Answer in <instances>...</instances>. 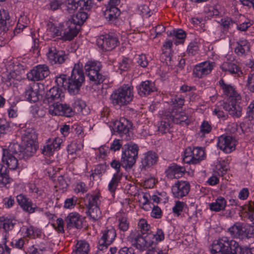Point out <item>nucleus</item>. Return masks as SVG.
I'll return each mask as SVG.
<instances>
[{"label":"nucleus","instance_id":"56","mask_svg":"<svg viewBox=\"0 0 254 254\" xmlns=\"http://www.w3.org/2000/svg\"><path fill=\"white\" fill-rule=\"evenodd\" d=\"M247 86L251 92H254V72L249 75Z\"/></svg>","mask_w":254,"mask_h":254},{"label":"nucleus","instance_id":"5","mask_svg":"<svg viewBox=\"0 0 254 254\" xmlns=\"http://www.w3.org/2000/svg\"><path fill=\"white\" fill-rule=\"evenodd\" d=\"M102 65L97 61H88L84 65L86 75L90 81L94 84L102 83L105 79L104 76L100 73Z\"/></svg>","mask_w":254,"mask_h":254},{"label":"nucleus","instance_id":"23","mask_svg":"<svg viewBox=\"0 0 254 254\" xmlns=\"http://www.w3.org/2000/svg\"><path fill=\"white\" fill-rule=\"evenodd\" d=\"M230 101L231 103H224L223 108L233 117H240L242 115V108L237 103V101L230 100Z\"/></svg>","mask_w":254,"mask_h":254},{"label":"nucleus","instance_id":"63","mask_svg":"<svg viewBox=\"0 0 254 254\" xmlns=\"http://www.w3.org/2000/svg\"><path fill=\"white\" fill-rule=\"evenodd\" d=\"M151 216L155 218H159L162 215V211L157 206H154L151 213Z\"/></svg>","mask_w":254,"mask_h":254},{"label":"nucleus","instance_id":"27","mask_svg":"<svg viewBox=\"0 0 254 254\" xmlns=\"http://www.w3.org/2000/svg\"><path fill=\"white\" fill-rule=\"evenodd\" d=\"M64 95L61 89L59 87H53L46 94V100L49 103H52L56 100H59Z\"/></svg>","mask_w":254,"mask_h":254},{"label":"nucleus","instance_id":"57","mask_svg":"<svg viewBox=\"0 0 254 254\" xmlns=\"http://www.w3.org/2000/svg\"><path fill=\"white\" fill-rule=\"evenodd\" d=\"M172 101L175 106H177L178 108H182L184 104L185 100L182 97L176 95L172 99Z\"/></svg>","mask_w":254,"mask_h":254},{"label":"nucleus","instance_id":"44","mask_svg":"<svg viewBox=\"0 0 254 254\" xmlns=\"http://www.w3.org/2000/svg\"><path fill=\"white\" fill-rule=\"evenodd\" d=\"M23 145L25 146L24 152L27 156H32L37 151V146L35 143H31V144L25 143Z\"/></svg>","mask_w":254,"mask_h":254},{"label":"nucleus","instance_id":"29","mask_svg":"<svg viewBox=\"0 0 254 254\" xmlns=\"http://www.w3.org/2000/svg\"><path fill=\"white\" fill-rule=\"evenodd\" d=\"M37 139V134L34 129H26L23 135L22 136V141L23 144L35 143Z\"/></svg>","mask_w":254,"mask_h":254},{"label":"nucleus","instance_id":"46","mask_svg":"<svg viewBox=\"0 0 254 254\" xmlns=\"http://www.w3.org/2000/svg\"><path fill=\"white\" fill-rule=\"evenodd\" d=\"M138 226L141 233L143 234L148 233L150 230V226L148 224L145 219H140L138 222Z\"/></svg>","mask_w":254,"mask_h":254},{"label":"nucleus","instance_id":"21","mask_svg":"<svg viewBox=\"0 0 254 254\" xmlns=\"http://www.w3.org/2000/svg\"><path fill=\"white\" fill-rule=\"evenodd\" d=\"M186 172L185 167L173 164L168 167L166 171V174L168 178H180L182 177Z\"/></svg>","mask_w":254,"mask_h":254},{"label":"nucleus","instance_id":"47","mask_svg":"<svg viewBox=\"0 0 254 254\" xmlns=\"http://www.w3.org/2000/svg\"><path fill=\"white\" fill-rule=\"evenodd\" d=\"M77 201V198L74 196L66 198L64 201V207L66 209H72L75 206Z\"/></svg>","mask_w":254,"mask_h":254},{"label":"nucleus","instance_id":"41","mask_svg":"<svg viewBox=\"0 0 254 254\" xmlns=\"http://www.w3.org/2000/svg\"><path fill=\"white\" fill-rule=\"evenodd\" d=\"M100 194H96L94 195L87 194L86 198L85 200L87 207H91L93 206H98V201H99Z\"/></svg>","mask_w":254,"mask_h":254},{"label":"nucleus","instance_id":"45","mask_svg":"<svg viewBox=\"0 0 254 254\" xmlns=\"http://www.w3.org/2000/svg\"><path fill=\"white\" fill-rule=\"evenodd\" d=\"M55 150L50 144V139H48L47 145L44 146L42 149V153L45 156H50L53 154Z\"/></svg>","mask_w":254,"mask_h":254},{"label":"nucleus","instance_id":"54","mask_svg":"<svg viewBox=\"0 0 254 254\" xmlns=\"http://www.w3.org/2000/svg\"><path fill=\"white\" fill-rule=\"evenodd\" d=\"M24 244V240L23 238H20L18 240H13L10 243V246L13 248H16L21 250Z\"/></svg>","mask_w":254,"mask_h":254},{"label":"nucleus","instance_id":"53","mask_svg":"<svg viewBox=\"0 0 254 254\" xmlns=\"http://www.w3.org/2000/svg\"><path fill=\"white\" fill-rule=\"evenodd\" d=\"M119 228L123 231H126L129 227V223L126 217H122L119 218Z\"/></svg>","mask_w":254,"mask_h":254},{"label":"nucleus","instance_id":"24","mask_svg":"<svg viewBox=\"0 0 254 254\" xmlns=\"http://www.w3.org/2000/svg\"><path fill=\"white\" fill-rule=\"evenodd\" d=\"M9 16L8 12L4 10H0V36L5 39L7 36L6 32L9 30V26L7 21L9 20Z\"/></svg>","mask_w":254,"mask_h":254},{"label":"nucleus","instance_id":"20","mask_svg":"<svg viewBox=\"0 0 254 254\" xmlns=\"http://www.w3.org/2000/svg\"><path fill=\"white\" fill-rule=\"evenodd\" d=\"M219 84L224 94L229 97L230 100L239 101L241 99V96L232 86L225 84L223 79L219 81Z\"/></svg>","mask_w":254,"mask_h":254},{"label":"nucleus","instance_id":"61","mask_svg":"<svg viewBox=\"0 0 254 254\" xmlns=\"http://www.w3.org/2000/svg\"><path fill=\"white\" fill-rule=\"evenodd\" d=\"M77 144L76 143H71L67 146V151L69 154L73 155L79 150Z\"/></svg>","mask_w":254,"mask_h":254},{"label":"nucleus","instance_id":"30","mask_svg":"<svg viewBox=\"0 0 254 254\" xmlns=\"http://www.w3.org/2000/svg\"><path fill=\"white\" fill-rule=\"evenodd\" d=\"M2 154L20 157L22 152V148L17 143H10L7 148H3Z\"/></svg>","mask_w":254,"mask_h":254},{"label":"nucleus","instance_id":"60","mask_svg":"<svg viewBox=\"0 0 254 254\" xmlns=\"http://www.w3.org/2000/svg\"><path fill=\"white\" fill-rule=\"evenodd\" d=\"M50 139V144L55 150L59 149L61 147V144L62 143V139L60 137H56L52 141Z\"/></svg>","mask_w":254,"mask_h":254},{"label":"nucleus","instance_id":"14","mask_svg":"<svg viewBox=\"0 0 254 254\" xmlns=\"http://www.w3.org/2000/svg\"><path fill=\"white\" fill-rule=\"evenodd\" d=\"M118 43L119 41L116 37L109 35L100 36L97 40V46L105 51L114 49Z\"/></svg>","mask_w":254,"mask_h":254},{"label":"nucleus","instance_id":"34","mask_svg":"<svg viewBox=\"0 0 254 254\" xmlns=\"http://www.w3.org/2000/svg\"><path fill=\"white\" fill-rule=\"evenodd\" d=\"M170 120L175 124H181L188 120V117L186 114L183 112H177L174 110L172 113H169Z\"/></svg>","mask_w":254,"mask_h":254},{"label":"nucleus","instance_id":"50","mask_svg":"<svg viewBox=\"0 0 254 254\" xmlns=\"http://www.w3.org/2000/svg\"><path fill=\"white\" fill-rule=\"evenodd\" d=\"M67 79L66 77V75L63 74L59 76H57L56 77L55 81L58 85L57 87H63L64 89H66V87L67 85Z\"/></svg>","mask_w":254,"mask_h":254},{"label":"nucleus","instance_id":"37","mask_svg":"<svg viewBox=\"0 0 254 254\" xmlns=\"http://www.w3.org/2000/svg\"><path fill=\"white\" fill-rule=\"evenodd\" d=\"M120 14V11L117 7H109L104 12V15L109 21H113Z\"/></svg>","mask_w":254,"mask_h":254},{"label":"nucleus","instance_id":"15","mask_svg":"<svg viewBox=\"0 0 254 254\" xmlns=\"http://www.w3.org/2000/svg\"><path fill=\"white\" fill-rule=\"evenodd\" d=\"M236 140L229 135H222L218 137L217 146L226 153H230L235 149Z\"/></svg>","mask_w":254,"mask_h":254},{"label":"nucleus","instance_id":"43","mask_svg":"<svg viewBox=\"0 0 254 254\" xmlns=\"http://www.w3.org/2000/svg\"><path fill=\"white\" fill-rule=\"evenodd\" d=\"M187 206L184 202L176 201L174 206L173 207V212L176 215L179 216L183 210L187 207Z\"/></svg>","mask_w":254,"mask_h":254},{"label":"nucleus","instance_id":"6","mask_svg":"<svg viewBox=\"0 0 254 254\" xmlns=\"http://www.w3.org/2000/svg\"><path fill=\"white\" fill-rule=\"evenodd\" d=\"M138 147L135 144H128L122 152V166L126 169H130L136 162L138 156Z\"/></svg>","mask_w":254,"mask_h":254},{"label":"nucleus","instance_id":"8","mask_svg":"<svg viewBox=\"0 0 254 254\" xmlns=\"http://www.w3.org/2000/svg\"><path fill=\"white\" fill-rule=\"evenodd\" d=\"M205 152L202 147L187 148L185 151L184 161L188 164H196L203 160Z\"/></svg>","mask_w":254,"mask_h":254},{"label":"nucleus","instance_id":"40","mask_svg":"<svg viewBox=\"0 0 254 254\" xmlns=\"http://www.w3.org/2000/svg\"><path fill=\"white\" fill-rule=\"evenodd\" d=\"M88 215L93 220H97L101 217V212L98 206L88 208Z\"/></svg>","mask_w":254,"mask_h":254},{"label":"nucleus","instance_id":"35","mask_svg":"<svg viewBox=\"0 0 254 254\" xmlns=\"http://www.w3.org/2000/svg\"><path fill=\"white\" fill-rule=\"evenodd\" d=\"M226 206L225 199L222 196H219L215 200V202L210 203L209 208L212 211L218 212L224 210Z\"/></svg>","mask_w":254,"mask_h":254},{"label":"nucleus","instance_id":"10","mask_svg":"<svg viewBox=\"0 0 254 254\" xmlns=\"http://www.w3.org/2000/svg\"><path fill=\"white\" fill-rule=\"evenodd\" d=\"M49 113L52 115L64 116L67 117H71L74 115V111L69 105L63 104L58 102L50 105Z\"/></svg>","mask_w":254,"mask_h":254},{"label":"nucleus","instance_id":"64","mask_svg":"<svg viewBox=\"0 0 254 254\" xmlns=\"http://www.w3.org/2000/svg\"><path fill=\"white\" fill-rule=\"evenodd\" d=\"M119 254H135V253L132 248L124 247L119 250Z\"/></svg>","mask_w":254,"mask_h":254},{"label":"nucleus","instance_id":"25","mask_svg":"<svg viewBox=\"0 0 254 254\" xmlns=\"http://www.w3.org/2000/svg\"><path fill=\"white\" fill-rule=\"evenodd\" d=\"M79 28L71 23L67 28L63 30L62 39L64 41L72 40L78 33Z\"/></svg>","mask_w":254,"mask_h":254},{"label":"nucleus","instance_id":"3","mask_svg":"<svg viewBox=\"0 0 254 254\" xmlns=\"http://www.w3.org/2000/svg\"><path fill=\"white\" fill-rule=\"evenodd\" d=\"M133 98V87L128 85H124L115 90L110 97L113 105L120 107L129 104Z\"/></svg>","mask_w":254,"mask_h":254},{"label":"nucleus","instance_id":"28","mask_svg":"<svg viewBox=\"0 0 254 254\" xmlns=\"http://www.w3.org/2000/svg\"><path fill=\"white\" fill-rule=\"evenodd\" d=\"M20 157L2 154V161L11 170H15L18 166V159Z\"/></svg>","mask_w":254,"mask_h":254},{"label":"nucleus","instance_id":"18","mask_svg":"<svg viewBox=\"0 0 254 254\" xmlns=\"http://www.w3.org/2000/svg\"><path fill=\"white\" fill-rule=\"evenodd\" d=\"M190 190V185L187 181H178L172 187L173 196L177 198H181L186 196Z\"/></svg>","mask_w":254,"mask_h":254},{"label":"nucleus","instance_id":"31","mask_svg":"<svg viewBox=\"0 0 254 254\" xmlns=\"http://www.w3.org/2000/svg\"><path fill=\"white\" fill-rule=\"evenodd\" d=\"M220 68L223 71L231 74H236L240 71V68L237 64L228 61L224 62L221 65Z\"/></svg>","mask_w":254,"mask_h":254},{"label":"nucleus","instance_id":"17","mask_svg":"<svg viewBox=\"0 0 254 254\" xmlns=\"http://www.w3.org/2000/svg\"><path fill=\"white\" fill-rule=\"evenodd\" d=\"M102 235L99 241L98 249L102 251L110 245L114 241L116 237L115 229L111 228L102 231Z\"/></svg>","mask_w":254,"mask_h":254},{"label":"nucleus","instance_id":"42","mask_svg":"<svg viewBox=\"0 0 254 254\" xmlns=\"http://www.w3.org/2000/svg\"><path fill=\"white\" fill-rule=\"evenodd\" d=\"M122 174H114L113 177L109 184V190L112 193H114L117 187L121 178Z\"/></svg>","mask_w":254,"mask_h":254},{"label":"nucleus","instance_id":"1","mask_svg":"<svg viewBox=\"0 0 254 254\" xmlns=\"http://www.w3.org/2000/svg\"><path fill=\"white\" fill-rule=\"evenodd\" d=\"M92 6V0H69L67 4V10L72 13L79 8L78 12L72 16L71 24L80 26L88 17L86 11Z\"/></svg>","mask_w":254,"mask_h":254},{"label":"nucleus","instance_id":"26","mask_svg":"<svg viewBox=\"0 0 254 254\" xmlns=\"http://www.w3.org/2000/svg\"><path fill=\"white\" fill-rule=\"evenodd\" d=\"M156 90L154 83L149 80L142 82L138 88V92L140 96L148 95Z\"/></svg>","mask_w":254,"mask_h":254},{"label":"nucleus","instance_id":"7","mask_svg":"<svg viewBox=\"0 0 254 254\" xmlns=\"http://www.w3.org/2000/svg\"><path fill=\"white\" fill-rule=\"evenodd\" d=\"M232 237L243 239L254 237V228L250 225L236 223L229 229Z\"/></svg>","mask_w":254,"mask_h":254},{"label":"nucleus","instance_id":"33","mask_svg":"<svg viewBox=\"0 0 254 254\" xmlns=\"http://www.w3.org/2000/svg\"><path fill=\"white\" fill-rule=\"evenodd\" d=\"M237 46L235 48V52L238 56H243L249 52L250 45L247 40H241L237 43Z\"/></svg>","mask_w":254,"mask_h":254},{"label":"nucleus","instance_id":"11","mask_svg":"<svg viewBox=\"0 0 254 254\" xmlns=\"http://www.w3.org/2000/svg\"><path fill=\"white\" fill-rule=\"evenodd\" d=\"M46 55L49 62L52 64H63L68 58L64 51L57 50L55 47L52 46L49 47Z\"/></svg>","mask_w":254,"mask_h":254},{"label":"nucleus","instance_id":"19","mask_svg":"<svg viewBox=\"0 0 254 254\" xmlns=\"http://www.w3.org/2000/svg\"><path fill=\"white\" fill-rule=\"evenodd\" d=\"M213 65L212 63L209 62H202L195 65L193 73L198 78L203 77L209 74L213 69Z\"/></svg>","mask_w":254,"mask_h":254},{"label":"nucleus","instance_id":"2","mask_svg":"<svg viewBox=\"0 0 254 254\" xmlns=\"http://www.w3.org/2000/svg\"><path fill=\"white\" fill-rule=\"evenodd\" d=\"M242 249L235 241L222 237L213 244L211 252L212 254H241Z\"/></svg>","mask_w":254,"mask_h":254},{"label":"nucleus","instance_id":"58","mask_svg":"<svg viewBox=\"0 0 254 254\" xmlns=\"http://www.w3.org/2000/svg\"><path fill=\"white\" fill-rule=\"evenodd\" d=\"M76 192H86L88 190V188L86 186L85 183L83 182H79L77 183L74 189Z\"/></svg>","mask_w":254,"mask_h":254},{"label":"nucleus","instance_id":"48","mask_svg":"<svg viewBox=\"0 0 254 254\" xmlns=\"http://www.w3.org/2000/svg\"><path fill=\"white\" fill-rule=\"evenodd\" d=\"M235 24V22L229 18H224L221 20V24L223 27L224 31H228L229 28L232 27Z\"/></svg>","mask_w":254,"mask_h":254},{"label":"nucleus","instance_id":"32","mask_svg":"<svg viewBox=\"0 0 254 254\" xmlns=\"http://www.w3.org/2000/svg\"><path fill=\"white\" fill-rule=\"evenodd\" d=\"M171 122L172 120H170L169 112L165 113L162 117V120L158 126V131L162 133L169 131L171 126Z\"/></svg>","mask_w":254,"mask_h":254},{"label":"nucleus","instance_id":"12","mask_svg":"<svg viewBox=\"0 0 254 254\" xmlns=\"http://www.w3.org/2000/svg\"><path fill=\"white\" fill-rule=\"evenodd\" d=\"M50 73V69L46 64H39L34 67L28 73V78L31 81L43 80Z\"/></svg>","mask_w":254,"mask_h":254},{"label":"nucleus","instance_id":"16","mask_svg":"<svg viewBox=\"0 0 254 254\" xmlns=\"http://www.w3.org/2000/svg\"><path fill=\"white\" fill-rule=\"evenodd\" d=\"M158 159L159 156L155 152L150 150L145 152L141 159V170H148L157 164Z\"/></svg>","mask_w":254,"mask_h":254},{"label":"nucleus","instance_id":"51","mask_svg":"<svg viewBox=\"0 0 254 254\" xmlns=\"http://www.w3.org/2000/svg\"><path fill=\"white\" fill-rule=\"evenodd\" d=\"M9 124L5 119H0V135L5 134L9 130Z\"/></svg>","mask_w":254,"mask_h":254},{"label":"nucleus","instance_id":"36","mask_svg":"<svg viewBox=\"0 0 254 254\" xmlns=\"http://www.w3.org/2000/svg\"><path fill=\"white\" fill-rule=\"evenodd\" d=\"M16 200L23 211L27 212L32 202L26 196L20 194L16 196Z\"/></svg>","mask_w":254,"mask_h":254},{"label":"nucleus","instance_id":"4","mask_svg":"<svg viewBox=\"0 0 254 254\" xmlns=\"http://www.w3.org/2000/svg\"><path fill=\"white\" fill-rule=\"evenodd\" d=\"M84 79V73L80 64H75L71 75L67 80L66 89L70 94L78 93Z\"/></svg>","mask_w":254,"mask_h":254},{"label":"nucleus","instance_id":"49","mask_svg":"<svg viewBox=\"0 0 254 254\" xmlns=\"http://www.w3.org/2000/svg\"><path fill=\"white\" fill-rule=\"evenodd\" d=\"M14 223L10 219H4L0 221V227H2L5 231H8L13 229Z\"/></svg>","mask_w":254,"mask_h":254},{"label":"nucleus","instance_id":"62","mask_svg":"<svg viewBox=\"0 0 254 254\" xmlns=\"http://www.w3.org/2000/svg\"><path fill=\"white\" fill-rule=\"evenodd\" d=\"M105 171V166L102 164L98 165L94 169V172L91 174V176L94 177L95 175H100L104 173Z\"/></svg>","mask_w":254,"mask_h":254},{"label":"nucleus","instance_id":"13","mask_svg":"<svg viewBox=\"0 0 254 254\" xmlns=\"http://www.w3.org/2000/svg\"><path fill=\"white\" fill-rule=\"evenodd\" d=\"M131 127V123L125 118H121L119 121L114 122L113 129L114 132L120 134L123 137H124L126 140L130 138L129 136V129Z\"/></svg>","mask_w":254,"mask_h":254},{"label":"nucleus","instance_id":"59","mask_svg":"<svg viewBox=\"0 0 254 254\" xmlns=\"http://www.w3.org/2000/svg\"><path fill=\"white\" fill-rule=\"evenodd\" d=\"M64 3L62 0H54L50 2V8L53 10H56L61 8Z\"/></svg>","mask_w":254,"mask_h":254},{"label":"nucleus","instance_id":"39","mask_svg":"<svg viewBox=\"0 0 254 254\" xmlns=\"http://www.w3.org/2000/svg\"><path fill=\"white\" fill-rule=\"evenodd\" d=\"M89 245L85 241H78L76 245L75 254H88Z\"/></svg>","mask_w":254,"mask_h":254},{"label":"nucleus","instance_id":"52","mask_svg":"<svg viewBox=\"0 0 254 254\" xmlns=\"http://www.w3.org/2000/svg\"><path fill=\"white\" fill-rule=\"evenodd\" d=\"M12 181L9 175L6 173L0 174V186H5L9 184Z\"/></svg>","mask_w":254,"mask_h":254},{"label":"nucleus","instance_id":"22","mask_svg":"<svg viewBox=\"0 0 254 254\" xmlns=\"http://www.w3.org/2000/svg\"><path fill=\"white\" fill-rule=\"evenodd\" d=\"M65 222L68 228H80L82 227V223L80 215L76 212L69 213L65 219Z\"/></svg>","mask_w":254,"mask_h":254},{"label":"nucleus","instance_id":"55","mask_svg":"<svg viewBox=\"0 0 254 254\" xmlns=\"http://www.w3.org/2000/svg\"><path fill=\"white\" fill-rule=\"evenodd\" d=\"M137 63L142 67H146L148 64L146 56L143 54L137 56Z\"/></svg>","mask_w":254,"mask_h":254},{"label":"nucleus","instance_id":"9","mask_svg":"<svg viewBox=\"0 0 254 254\" xmlns=\"http://www.w3.org/2000/svg\"><path fill=\"white\" fill-rule=\"evenodd\" d=\"M128 240L132 245L141 251H143L151 246L153 242L148 241L147 237H143L140 235L138 231H132L128 237Z\"/></svg>","mask_w":254,"mask_h":254},{"label":"nucleus","instance_id":"38","mask_svg":"<svg viewBox=\"0 0 254 254\" xmlns=\"http://www.w3.org/2000/svg\"><path fill=\"white\" fill-rule=\"evenodd\" d=\"M39 94L37 89L29 87L25 91V97L27 100L31 102H36L39 100Z\"/></svg>","mask_w":254,"mask_h":254}]
</instances>
